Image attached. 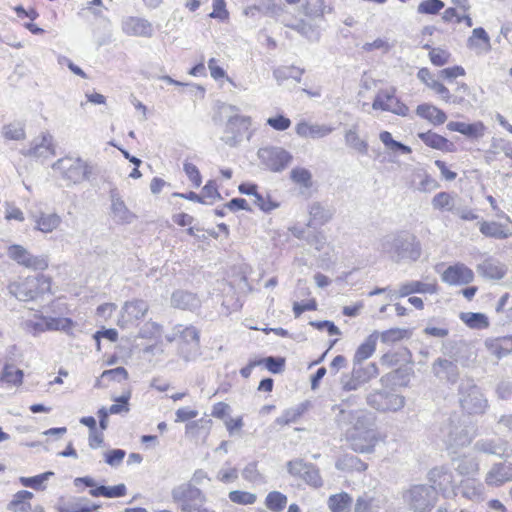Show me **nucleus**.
I'll return each mask as SVG.
<instances>
[{"instance_id":"23","label":"nucleus","mask_w":512,"mask_h":512,"mask_svg":"<svg viewBox=\"0 0 512 512\" xmlns=\"http://www.w3.org/2000/svg\"><path fill=\"white\" fill-rule=\"evenodd\" d=\"M447 129L450 131L458 132L470 139L482 138L486 131V127L481 121L474 123L450 121L447 124Z\"/></svg>"},{"instance_id":"1","label":"nucleus","mask_w":512,"mask_h":512,"mask_svg":"<svg viewBox=\"0 0 512 512\" xmlns=\"http://www.w3.org/2000/svg\"><path fill=\"white\" fill-rule=\"evenodd\" d=\"M358 396H351L341 404L333 406L338 410L335 421L346 429V440L350 448L357 453H372L380 440L379 432L375 427V420L371 413L364 409L347 410L345 406L356 404Z\"/></svg>"},{"instance_id":"18","label":"nucleus","mask_w":512,"mask_h":512,"mask_svg":"<svg viewBox=\"0 0 512 512\" xmlns=\"http://www.w3.org/2000/svg\"><path fill=\"white\" fill-rule=\"evenodd\" d=\"M21 153L26 157L47 158L55 155L53 136L50 133H42L40 138L35 139L30 147L22 150Z\"/></svg>"},{"instance_id":"49","label":"nucleus","mask_w":512,"mask_h":512,"mask_svg":"<svg viewBox=\"0 0 512 512\" xmlns=\"http://www.w3.org/2000/svg\"><path fill=\"white\" fill-rule=\"evenodd\" d=\"M290 179L298 186L309 189L313 185L311 172L304 167H295L290 171Z\"/></svg>"},{"instance_id":"13","label":"nucleus","mask_w":512,"mask_h":512,"mask_svg":"<svg viewBox=\"0 0 512 512\" xmlns=\"http://www.w3.org/2000/svg\"><path fill=\"white\" fill-rule=\"evenodd\" d=\"M251 121L250 116L240 114L230 116L225 124L222 141L230 147H236L242 141L244 133L249 130Z\"/></svg>"},{"instance_id":"17","label":"nucleus","mask_w":512,"mask_h":512,"mask_svg":"<svg viewBox=\"0 0 512 512\" xmlns=\"http://www.w3.org/2000/svg\"><path fill=\"white\" fill-rule=\"evenodd\" d=\"M443 282L449 285H465L473 281V271L463 263L450 265L441 275Z\"/></svg>"},{"instance_id":"27","label":"nucleus","mask_w":512,"mask_h":512,"mask_svg":"<svg viewBox=\"0 0 512 512\" xmlns=\"http://www.w3.org/2000/svg\"><path fill=\"white\" fill-rule=\"evenodd\" d=\"M467 47L476 54H486L491 50V42L488 33L482 27L473 29L467 40Z\"/></svg>"},{"instance_id":"21","label":"nucleus","mask_w":512,"mask_h":512,"mask_svg":"<svg viewBox=\"0 0 512 512\" xmlns=\"http://www.w3.org/2000/svg\"><path fill=\"white\" fill-rule=\"evenodd\" d=\"M512 480V463L494 464L485 477L488 486L499 487Z\"/></svg>"},{"instance_id":"25","label":"nucleus","mask_w":512,"mask_h":512,"mask_svg":"<svg viewBox=\"0 0 512 512\" xmlns=\"http://www.w3.org/2000/svg\"><path fill=\"white\" fill-rule=\"evenodd\" d=\"M345 145L360 155H367L369 150L368 141L359 134V127L354 124L344 131Z\"/></svg>"},{"instance_id":"9","label":"nucleus","mask_w":512,"mask_h":512,"mask_svg":"<svg viewBox=\"0 0 512 512\" xmlns=\"http://www.w3.org/2000/svg\"><path fill=\"white\" fill-rule=\"evenodd\" d=\"M403 499L414 512H429L436 504L437 492L432 486L417 484L404 492Z\"/></svg>"},{"instance_id":"47","label":"nucleus","mask_w":512,"mask_h":512,"mask_svg":"<svg viewBox=\"0 0 512 512\" xmlns=\"http://www.w3.org/2000/svg\"><path fill=\"white\" fill-rule=\"evenodd\" d=\"M53 475L54 472L47 471L33 477H20L19 482L25 487H30L37 491H43L46 488L44 482L49 480Z\"/></svg>"},{"instance_id":"41","label":"nucleus","mask_w":512,"mask_h":512,"mask_svg":"<svg viewBox=\"0 0 512 512\" xmlns=\"http://www.w3.org/2000/svg\"><path fill=\"white\" fill-rule=\"evenodd\" d=\"M353 499L346 493L333 494L328 498V507L331 512H350Z\"/></svg>"},{"instance_id":"29","label":"nucleus","mask_w":512,"mask_h":512,"mask_svg":"<svg viewBox=\"0 0 512 512\" xmlns=\"http://www.w3.org/2000/svg\"><path fill=\"white\" fill-rule=\"evenodd\" d=\"M485 347L490 354L501 359L512 353V335L488 338L485 340Z\"/></svg>"},{"instance_id":"50","label":"nucleus","mask_w":512,"mask_h":512,"mask_svg":"<svg viewBox=\"0 0 512 512\" xmlns=\"http://www.w3.org/2000/svg\"><path fill=\"white\" fill-rule=\"evenodd\" d=\"M287 496L279 491L269 492L265 498V506L272 512H281L287 504Z\"/></svg>"},{"instance_id":"16","label":"nucleus","mask_w":512,"mask_h":512,"mask_svg":"<svg viewBox=\"0 0 512 512\" xmlns=\"http://www.w3.org/2000/svg\"><path fill=\"white\" fill-rule=\"evenodd\" d=\"M122 32L128 36L151 37L153 35V26L145 18L127 16L121 21Z\"/></svg>"},{"instance_id":"22","label":"nucleus","mask_w":512,"mask_h":512,"mask_svg":"<svg viewBox=\"0 0 512 512\" xmlns=\"http://www.w3.org/2000/svg\"><path fill=\"white\" fill-rule=\"evenodd\" d=\"M432 372L439 379H445L450 383H455L459 377V370L456 362L437 358L432 364Z\"/></svg>"},{"instance_id":"8","label":"nucleus","mask_w":512,"mask_h":512,"mask_svg":"<svg viewBox=\"0 0 512 512\" xmlns=\"http://www.w3.org/2000/svg\"><path fill=\"white\" fill-rule=\"evenodd\" d=\"M52 169L57 172L63 180L70 184H78L89 178L92 168L81 158L63 157L58 159Z\"/></svg>"},{"instance_id":"43","label":"nucleus","mask_w":512,"mask_h":512,"mask_svg":"<svg viewBox=\"0 0 512 512\" xmlns=\"http://www.w3.org/2000/svg\"><path fill=\"white\" fill-rule=\"evenodd\" d=\"M459 317L471 329H485L489 326L488 317L483 313L461 312Z\"/></svg>"},{"instance_id":"58","label":"nucleus","mask_w":512,"mask_h":512,"mask_svg":"<svg viewBox=\"0 0 512 512\" xmlns=\"http://www.w3.org/2000/svg\"><path fill=\"white\" fill-rule=\"evenodd\" d=\"M444 8V2L441 0H423L417 7V12L424 15H436Z\"/></svg>"},{"instance_id":"36","label":"nucleus","mask_w":512,"mask_h":512,"mask_svg":"<svg viewBox=\"0 0 512 512\" xmlns=\"http://www.w3.org/2000/svg\"><path fill=\"white\" fill-rule=\"evenodd\" d=\"M418 137L430 148L445 152H452L454 150V145L447 138L432 131L419 133Z\"/></svg>"},{"instance_id":"26","label":"nucleus","mask_w":512,"mask_h":512,"mask_svg":"<svg viewBox=\"0 0 512 512\" xmlns=\"http://www.w3.org/2000/svg\"><path fill=\"white\" fill-rule=\"evenodd\" d=\"M429 482L435 491H447L453 487V474L445 467H435L428 473Z\"/></svg>"},{"instance_id":"30","label":"nucleus","mask_w":512,"mask_h":512,"mask_svg":"<svg viewBox=\"0 0 512 512\" xmlns=\"http://www.w3.org/2000/svg\"><path fill=\"white\" fill-rule=\"evenodd\" d=\"M32 219L35 223L34 229L46 234L52 233L62 222L60 215L57 213L40 212L39 214H33Z\"/></svg>"},{"instance_id":"38","label":"nucleus","mask_w":512,"mask_h":512,"mask_svg":"<svg viewBox=\"0 0 512 512\" xmlns=\"http://www.w3.org/2000/svg\"><path fill=\"white\" fill-rule=\"evenodd\" d=\"M461 494L471 501L480 502L484 499V485L477 479L467 478L461 482Z\"/></svg>"},{"instance_id":"44","label":"nucleus","mask_w":512,"mask_h":512,"mask_svg":"<svg viewBox=\"0 0 512 512\" xmlns=\"http://www.w3.org/2000/svg\"><path fill=\"white\" fill-rule=\"evenodd\" d=\"M93 497H107V498H118L123 497L126 494V486L124 484H118L113 487L99 486L89 491Z\"/></svg>"},{"instance_id":"14","label":"nucleus","mask_w":512,"mask_h":512,"mask_svg":"<svg viewBox=\"0 0 512 512\" xmlns=\"http://www.w3.org/2000/svg\"><path fill=\"white\" fill-rule=\"evenodd\" d=\"M7 254L17 264L32 270H45L48 259L44 255H33L25 247L13 244L8 247Z\"/></svg>"},{"instance_id":"10","label":"nucleus","mask_w":512,"mask_h":512,"mask_svg":"<svg viewBox=\"0 0 512 512\" xmlns=\"http://www.w3.org/2000/svg\"><path fill=\"white\" fill-rule=\"evenodd\" d=\"M261 165L271 172H281L293 160L292 154L283 147L268 145L257 151Z\"/></svg>"},{"instance_id":"12","label":"nucleus","mask_w":512,"mask_h":512,"mask_svg":"<svg viewBox=\"0 0 512 512\" xmlns=\"http://www.w3.org/2000/svg\"><path fill=\"white\" fill-rule=\"evenodd\" d=\"M372 108L403 117L409 112L407 105L396 96L394 87L379 90L373 100Z\"/></svg>"},{"instance_id":"60","label":"nucleus","mask_w":512,"mask_h":512,"mask_svg":"<svg viewBox=\"0 0 512 512\" xmlns=\"http://www.w3.org/2000/svg\"><path fill=\"white\" fill-rule=\"evenodd\" d=\"M304 412V408L302 406H298L295 408H289L285 410L277 419L276 423L279 425H288L291 423H295L302 413Z\"/></svg>"},{"instance_id":"54","label":"nucleus","mask_w":512,"mask_h":512,"mask_svg":"<svg viewBox=\"0 0 512 512\" xmlns=\"http://www.w3.org/2000/svg\"><path fill=\"white\" fill-rule=\"evenodd\" d=\"M432 206L440 211L454 212V198L447 192H439L432 198Z\"/></svg>"},{"instance_id":"32","label":"nucleus","mask_w":512,"mask_h":512,"mask_svg":"<svg viewBox=\"0 0 512 512\" xmlns=\"http://www.w3.org/2000/svg\"><path fill=\"white\" fill-rule=\"evenodd\" d=\"M111 212L115 222L121 224L131 223L135 215L127 208L124 201L116 194H111Z\"/></svg>"},{"instance_id":"31","label":"nucleus","mask_w":512,"mask_h":512,"mask_svg":"<svg viewBox=\"0 0 512 512\" xmlns=\"http://www.w3.org/2000/svg\"><path fill=\"white\" fill-rule=\"evenodd\" d=\"M171 304L175 308L194 311L201 306V301L194 293L178 290L172 294Z\"/></svg>"},{"instance_id":"33","label":"nucleus","mask_w":512,"mask_h":512,"mask_svg":"<svg viewBox=\"0 0 512 512\" xmlns=\"http://www.w3.org/2000/svg\"><path fill=\"white\" fill-rule=\"evenodd\" d=\"M410 186L419 192L427 193L437 189L439 184L425 170L416 169L412 174Z\"/></svg>"},{"instance_id":"2","label":"nucleus","mask_w":512,"mask_h":512,"mask_svg":"<svg viewBox=\"0 0 512 512\" xmlns=\"http://www.w3.org/2000/svg\"><path fill=\"white\" fill-rule=\"evenodd\" d=\"M378 250L394 263L416 262L422 247L417 237L408 231H398L380 238Z\"/></svg>"},{"instance_id":"52","label":"nucleus","mask_w":512,"mask_h":512,"mask_svg":"<svg viewBox=\"0 0 512 512\" xmlns=\"http://www.w3.org/2000/svg\"><path fill=\"white\" fill-rule=\"evenodd\" d=\"M24 373L12 364H6L3 368L1 380L7 384L18 386L22 384Z\"/></svg>"},{"instance_id":"24","label":"nucleus","mask_w":512,"mask_h":512,"mask_svg":"<svg viewBox=\"0 0 512 512\" xmlns=\"http://www.w3.org/2000/svg\"><path fill=\"white\" fill-rule=\"evenodd\" d=\"M479 230L485 237L504 240L512 236V225L496 221L479 222Z\"/></svg>"},{"instance_id":"5","label":"nucleus","mask_w":512,"mask_h":512,"mask_svg":"<svg viewBox=\"0 0 512 512\" xmlns=\"http://www.w3.org/2000/svg\"><path fill=\"white\" fill-rule=\"evenodd\" d=\"M458 402L463 413L470 416L483 415L489 407L482 389L471 379L462 380L460 383Z\"/></svg>"},{"instance_id":"6","label":"nucleus","mask_w":512,"mask_h":512,"mask_svg":"<svg viewBox=\"0 0 512 512\" xmlns=\"http://www.w3.org/2000/svg\"><path fill=\"white\" fill-rule=\"evenodd\" d=\"M51 288V280L45 275L27 277L8 285L9 293L20 301H30L47 293Z\"/></svg>"},{"instance_id":"61","label":"nucleus","mask_w":512,"mask_h":512,"mask_svg":"<svg viewBox=\"0 0 512 512\" xmlns=\"http://www.w3.org/2000/svg\"><path fill=\"white\" fill-rule=\"evenodd\" d=\"M131 398V392L127 391L120 397L113 398L116 402L109 407L110 414H121L129 412V400Z\"/></svg>"},{"instance_id":"11","label":"nucleus","mask_w":512,"mask_h":512,"mask_svg":"<svg viewBox=\"0 0 512 512\" xmlns=\"http://www.w3.org/2000/svg\"><path fill=\"white\" fill-rule=\"evenodd\" d=\"M367 404L379 412H397L405 406V397L392 390H374L366 396Z\"/></svg>"},{"instance_id":"46","label":"nucleus","mask_w":512,"mask_h":512,"mask_svg":"<svg viewBox=\"0 0 512 512\" xmlns=\"http://www.w3.org/2000/svg\"><path fill=\"white\" fill-rule=\"evenodd\" d=\"M352 371L355 378H358L363 384L367 383L373 378H376L379 374V369L376 363H369L365 367H362L361 364L353 363Z\"/></svg>"},{"instance_id":"4","label":"nucleus","mask_w":512,"mask_h":512,"mask_svg":"<svg viewBox=\"0 0 512 512\" xmlns=\"http://www.w3.org/2000/svg\"><path fill=\"white\" fill-rule=\"evenodd\" d=\"M173 501L180 506V512H216L206 506L205 493L190 482L175 486L171 491Z\"/></svg>"},{"instance_id":"3","label":"nucleus","mask_w":512,"mask_h":512,"mask_svg":"<svg viewBox=\"0 0 512 512\" xmlns=\"http://www.w3.org/2000/svg\"><path fill=\"white\" fill-rule=\"evenodd\" d=\"M166 339L178 343V354L185 362L194 361L200 355V333L192 325H175Z\"/></svg>"},{"instance_id":"59","label":"nucleus","mask_w":512,"mask_h":512,"mask_svg":"<svg viewBox=\"0 0 512 512\" xmlns=\"http://www.w3.org/2000/svg\"><path fill=\"white\" fill-rule=\"evenodd\" d=\"M455 469L460 475H472L478 472L479 464L476 460L465 457L457 461Z\"/></svg>"},{"instance_id":"64","label":"nucleus","mask_w":512,"mask_h":512,"mask_svg":"<svg viewBox=\"0 0 512 512\" xmlns=\"http://www.w3.org/2000/svg\"><path fill=\"white\" fill-rule=\"evenodd\" d=\"M341 387L344 391H355L357 390L363 383L355 378L353 371L349 374H343L340 379Z\"/></svg>"},{"instance_id":"45","label":"nucleus","mask_w":512,"mask_h":512,"mask_svg":"<svg viewBox=\"0 0 512 512\" xmlns=\"http://www.w3.org/2000/svg\"><path fill=\"white\" fill-rule=\"evenodd\" d=\"M290 28L297 31L300 35L305 37L310 42H317L320 39V31L314 25L305 22L303 20L299 21L296 24L289 25Z\"/></svg>"},{"instance_id":"40","label":"nucleus","mask_w":512,"mask_h":512,"mask_svg":"<svg viewBox=\"0 0 512 512\" xmlns=\"http://www.w3.org/2000/svg\"><path fill=\"white\" fill-rule=\"evenodd\" d=\"M32 498V492L27 490L18 491L9 502L7 509L12 512H28L31 510L29 500Z\"/></svg>"},{"instance_id":"63","label":"nucleus","mask_w":512,"mask_h":512,"mask_svg":"<svg viewBox=\"0 0 512 512\" xmlns=\"http://www.w3.org/2000/svg\"><path fill=\"white\" fill-rule=\"evenodd\" d=\"M242 476L245 480L253 483L263 482V476L257 469V463L251 462L245 466L242 471Z\"/></svg>"},{"instance_id":"37","label":"nucleus","mask_w":512,"mask_h":512,"mask_svg":"<svg viewBox=\"0 0 512 512\" xmlns=\"http://www.w3.org/2000/svg\"><path fill=\"white\" fill-rule=\"evenodd\" d=\"M478 272L490 279H502L506 274V266L499 261L488 258L477 267Z\"/></svg>"},{"instance_id":"62","label":"nucleus","mask_w":512,"mask_h":512,"mask_svg":"<svg viewBox=\"0 0 512 512\" xmlns=\"http://www.w3.org/2000/svg\"><path fill=\"white\" fill-rule=\"evenodd\" d=\"M162 334V326L156 322H146L139 331L141 338L158 339Z\"/></svg>"},{"instance_id":"53","label":"nucleus","mask_w":512,"mask_h":512,"mask_svg":"<svg viewBox=\"0 0 512 512\" xmlns=\"http://www.w3.org/2000/svg\"><path fill=\"white\" fill-rule=\"evenodd\" d=\"M2 135L7 140H24L26 137L24 125L20 122L6 124L2 127Z\"/></svg>"},{"instance_id":"48","label":"nucleus","mask_w":512,"mask_h":512,"mask_svg":"<svg viewBox=\"0 0 512 512\" xmlns=\"http://www.w3.org/2000/svg\"><path fill=\"white\" fill-rule=\"evenodd\" d=\"M309 214L311 217V222L317 225H323L327 223L333 216L332 211L323 207L320 203L311 204Z\"/></svg>"},{"instance_id":"7","label":"nucleus","mask_w":512,"mask_h":512,"mask_svg":"<svg viewBox=\"0 0 512 512\" xmlns=\"http://www.w3.org/2000/svg\"><path fill=\"white\" fill-rule=\"evenodd\" d=\"M439 436L448 449L462 448L469 445L472 441V435L456 414L449 416L443 421Z\"/></svg>"},{"instance_id":"42","label":"nucleus","mask_w":512,"mask_h":512,"mask_svg":"<svg viewBox=\"0 0 512 512\" xmlns=\"http://www.w3.org/2000/svg\"><path fill=\"white\" fill-rule=\"evenodd\" d=\"M100 506L90 504L85 498H77L75 502L63 503L57 506L58 512H92Z\"/></svg>"},{"instance_id":"57","label":"nucleus","mask_w":512,"mask_h":512,"mask_svg":"<svg viewBox=\"0 0 512 512\" xmlns=\"http://www.w3.org/2000/svg\"><path fill=\"white\" fill-rule=\"evenodd\" d=\"M228 497L231 502L239 505H252L257 500L256 494L242 490L230 491Z\"/></svg>"},{"instance_id":"51","label":"nucleus","mask_w":512,"mask_h":512,"mask_svg":"<svg viewBox=\"0 0 512 512\" xmlns=\"http://www.w3.org/2000/svg\"><path fill=\"white\" fill-rule=\"evenodd\" d=\"M423 332L431 337L445 338L449 335V328L444 320L431 319Z\"/></svg>"},{"instance_id":"28","label":"nucleus","mask_w":512,"mask_h":512,"mask_svg":"<svg viewBox=\"0 0 512 512\" xmlns=\"http://www.w3.org/2000/svg\"><path fill=\"white\" fill-rule=\"evenodd\" d=\"M474 449L503 458L507 454L508 443L503 439H480L475 443Z\"/></svg>"},{"instance_id":"19","label":"nucleus","mask_w":512,"mask_h":512,"mask_svg":"<svg viewBox=\"0 0 512 512\" xmlns=\"http://www.w3.org/2000/svg\"><path fill=\"white\" fill-rule=\"evenodd\" d=\"M438 292V285L436 280L428 281V278L425 281H408L402 283L399 286L398 297H406L414 293L419 294H436Z\"/></svg>"},{"instance_id":"56","label":"nucleus","mask_w":512,"mask_h":512,"mask_svg":"<svg viewBox=\"0 0 512 512\" xmlns=\"http://www.w3.org/2000/svg\"><path fill=\"white\" fill-rule=\"evenodd\" d=\"M301 478L310 486L314 488H320L323 485V480L320 475L319 469L314 465L309 463L304 470Z\"/></svg>"},{"instance_id":"39","label":"nucleus","mask_w":512,"mask_h":512,"mask_svg":"<svg viewBox=\"0 0 512 512\" xmlns=\"http://www.w3.org/2000/svg\"><path fill=\"white\" fill-rule=\"evenodd\" d=\"M377 335L375 333L369 335L367 339L357 348L354 357V364H361L363 361L373 355L376 349Z\"/></svg>"},{"instance_id":"34","label":"nucleus","mask_w":512,"mask_h":512,"mask_svg":"<svg viewBox=\"0 0 512 512\" xmlns=\"http://www.w3.org/2000/svg\"><path fill=\"white\" fill-rule=\"evenodd\" d=\"M416 114L435 126L442 125L447 120V115L443 110L428 103L418 105Z\"/></svg>"},{"instance_id":"20","label":"nucleus","mask_w":512,"mask_h":512,"mask_svg":"<svg viewBox=\"0 0 512 512\" xmlns=\"http://www.w3.org/2000/svg\"><path fill=\"white\" fill-rule=\"evenodd\" d=\"M334 127L328 124L309 123L301 121L297 123L295 132L303 138L319 139L330 135L334 131Z\"/></svg>"},{"instance_id":"55","label":"nucleus","mask_w":512,"mask_h":512,"mask_svg":"<svg viewBox=\"0 0 512 512\" xmlns=\"http://www.w3.org/2000/svg\"><path fill=\"white\" fill-rule=\"evenodd\" d=\"M128 378V372L124 367H116L114 369L105 370L102 374L100 379L96 381L95 386L101 387L102 381L109 380V381H117L121 382L122 380H126Z\"/></svg>"},{"instance_id":"15","label":"nucleus","mask_w":512,"mask_h":512,"mask_svg":"<svg viewBox=\"0 0 512 512\" xmlns=\"http://www.w3.org/2000/svg\"><path fill=\"white\" fill-rule=\"evenodd\" d=\"M149 305L141 299L126 301L122 306L117 324L121 328H128L140 321L147 314Z\"/></svg>"},{"instance_id":"35","label":"nucleus","mask_w":512,"mask_h":512,"mask_svg":"<svg viewBox=\"0 0 512 512\" xmlns=\"http://www.w3.org/2000/svg\"><path fill=\"white\" fill-rule=\"evenodd\" d=\"M73 327V321L65 317H46L42 322L35 323V329L40 331L60 330L69 333Z\"/></svg>"}]
</instances>
